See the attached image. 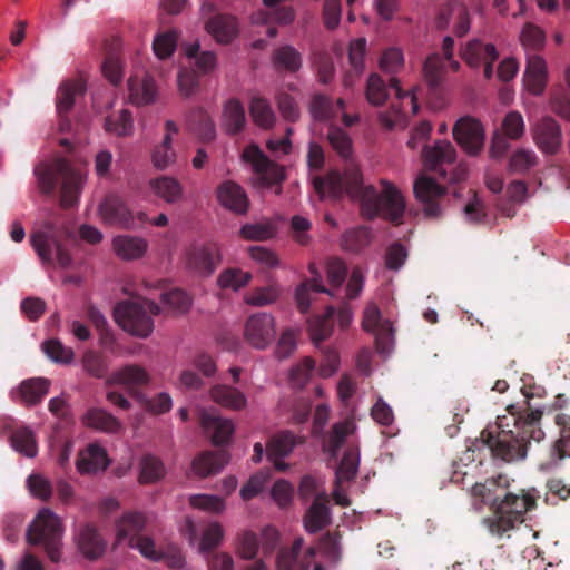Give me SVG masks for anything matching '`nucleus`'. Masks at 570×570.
Listing matches in <instances>:
<instances>
[{"instance_id":"423d86ee","label":"nucleus","mask_w":570,"mask_h":570,"mask_svg":"<svg viewBox=\"0 0 570 570\" xmlns=\"http://www.w3.org/2000/svg\"><path fill=\"white\" fill-rule=\"evenodd\" d=\"M63 525L61 519L50 509H41L27 532V540L32 546H42L52 562L60 560Z\"/></svg>"},{"instance_id":"69168bd1","label":"nucleus","mask_w":570,"mask_h":570,"mask_svg":"<svg viewBox=\"0 0 570 570\" xmlns=\"http://www.w3.org/2000/svg\"><path fill=\"white\" fill-rule=\"evenodd\" d=\"M367 101L373 106H381L387 98L385 82L377 73L370 75L365 90Z\"/></svg>"},{"instance_id":"72a5a7b5","label":"nucleus","mask_w":570,"mask_h":570,"mask_svg":"<svg viewBox=\"0 0 570 570\" xmlns=\"http://www.w3.org/2000/svg\"><path fill=\"white\" fill-rule=\"evenodd\" d=\"M355 431L356 424L351 419L335 423L324 440V451L327 452L331 458L336 459L341 446Z\"/></svg>"},{"instance_id":"5701e85b","label":"nucleus","mask_w":570,"mask_h":570,"mask_svg":"<svg viewBox=\"0 0 570 570\" xmlns=\"http://www.w3.org/2000/svg\"><path fill=\"white\" fill-rule=\"evenodd\" d=\"M548 66L546 60L538 55L528 57L527 67L523 75V86L530 94L541 95L548 83Z\"/></svg>"},{"instance_id":"49530a36","label":"nucleus","mask_w":570,"mask_h":570,"mask_svg":"<svg viewBox=\"0 0 570 570\" xmlns=\"http://www.w3.org/2000/svg\"><path fill=\"white\" fill-rule=\"evenodd\" d=\"M11 445L19 453L33 458L37 455L38 445L33 432L27 428L21 426L16 429L11 434Z\"/></svg>"},{"instance_id":"4c0bfd02","label":"nucleus","mask_w":570,"mask_h":570,"mask_svg":"<svg viewBox=\"0 0 570 570\" xmlns=\"http://www.w3.org/2000/svg\"><path fill=\"white\" fill-rule=\"evenodd\" d=\"M360 448L356 444H350L344 451L343 458L335 471L337 483L353 481L358 472Z\"/></svg>"},{"instance_id":"603ef678","label":"nucleus","mask_w":570,"mask_h":570,"mask_svg":"<svg viewBox=\"0 0 570 570\" xmlns=\"http://www.w3.org/2000/svg\"><path fill=\"white\" fill-rule=\"evenodd\" d=\"M297 443V438L289 431H283L274 436L267 443V456H286L288 455Z\"/></svg>"},{"instance_id":"3c124183","label":"nucleus","mask_w":570,"mask_h":570,"mask_svg":"<svg viewBox=\"0 0 570 570\" xmlns=\"http://www.w3.org/2000/svg\"><path fill=\"white\" fill-rule=\"evenodd\" d=\"M150 187L157 196L168 203L178 200L183 194V188L179 181L168 176H163L151 180Z\"/></svg>"},{"instance_id":"c85d7f7f","label":"nucleus","mask_w":570,"mask_h":570,"mask_svg":"<svg viewBox=\"0 0 570 570\" xmlns=\"http://www.w3.org/2000/svg\"><path fill=\"white\" fill-rule=\"evenodd\" d=\"M331 522L328 498L325 493L315 497L312 505L304 515V527L307 532L316 533Z\"/></svg>"},{"instance_id":"dca6fc26","label":"nucleus","mask_w":570,"mask_h":570,"mask_svg":"<svg viewBox=\"0 0 570 570\" xmlns=\"http://www.w3.org/2000/svg\"><path fill=\"white\" fill-rule=\"evenodd\" d=\"M532 140L544 155L557 154L562 145V134L559 124L550 118L543 117L531 125Z\"/></svg>"},{"instance_id":"79ce46f5","label":"nucleus","mask_w":570,"mask_h":570,"mask_svg":"<svg viewBox=\"0 0 570 570\" xmlns=\"http://www.w3.org/2000/svg\"><path fill=\"white\" fill-rule=\"evenodd\" d=\"M554 421L560 428V436L551 448V456L560 461L570 458V415L557 414Z\"/></svg>"},{"instance_id":"13d9d810","label":"nucleus","mask_w":570,"mask_h":570,"mask_svg":"<svg viewBox=\"0 0 570 570\" xmlns=\"http://www.w3.org/2000/svg\"><path fill=\"white\" fill-rule=\"evenodd\" d=\"M178 41V33L175 30L160 32L155 36L153 41V50L157 58L166 59L170 57Z\"/></svg>"},{"instance_id":"6e6552de","label":"nucleus","mask_w":570,"mask_h":570,"mask_svg":"<svg viewBox=\"0 0 570 570\" xmlns=\"http://www.w3.org/2000/svg\"><path fill=\"white\" fill-rule=\"evenodd\" d=\"M147 532L148 518L141 512H126L117 522L118 541L128 540L129 547L137 549L144 557L158 561L161 556Z\"/></svg>"},{"instance_id":"864d4df0","label":"nucleus","mask_w":570,"mask_h":570,"mask_svg":"<svg viewBox=\"0 0 570 570\" xmlns=\"http://www.w3.org/2000/svg\"><path fill=\"white\" fill-rule=\"evenodd\" d=\"M165 466L160 459L146 454L140 462V483H153L165 475Z\"/></svg>"},{"instance_id":"9b49d317","label":"nucleus","mask_w":570,"mask_h":570,"mask_svg":"<svg viewBox=\"0 0 570 570\" xmlns=\"http://www.w3.org/2000/svg\"><path fill=\"white\" fill-rule=\"evenodd\" d=\"M452 134L456 144L471 156L480 154L484 147L485 129L474 117L464 116L458 119Z\"/></svg>"},{"instance_id":"338daca9","label":"nucleus","mask_w":570,"mask_h":570,"mask_svg":"<svg viewBox=\"0 0 570 570\" xmlns=\"http://www.w3.org/2000/svg\"><path fill=\"white\" fill-rule=\"evenodd\" d=\"M327 137L331 146L340 156L343 158L352 156V140L344 130L333 127L330 129Z\"/></svg>"},{"instance_id":"2eb2a0df","label":"nucleus","mask_w":570,"mask_h":570,"mask_svg":"<svg viewBox=\"0 0 570 570\" xmlns=\"http://www.w3.org/2000/svg\"><path fill=\"white\" fill-rule=\"evenodd\" d=\"M244 335L253 347L266 348L276 335L274 317L267 313L250 315L245 323Z\"/></svg>"},{"instance_id":"4468645a","label":"nucleus","mask_w":570,"mask_h":570,"mask_svg":"<svg viewBox=\"0 0 570 570\" xmlns=\"http://www.w3.org/2000/svg\"><path fill=\"white\" fill-rule=\"evenodd\" d=\"M57 169L60 173L61 190L60 203L63 209H71L78 203L80 193L87 181V171L75 168L68 161H59Z\"/></svg>"},{"instance_id":"5fc2aeb1","label":"nucleus","mask_w":570,"mask_h":570,"mask_svg":"<svg viewBox=\"0 0 570 570\" xmlns=\"http://www.w3.org/2000/svg\"><path fill=\"white\" fill-rule=\"evenodd\" d=\"M372 240V233L365 226L352 228L343 235L342 246L345 250L358 252Z\"/></svg>"},{"instance_id":"a18cd8bd","label":"nucleus","mask_w":570,"mask_h":570,"mask_svg":"<svg viewBox=\"0 0 570 570\" xmlns=\"http://www.w3.org/2000/svg\"><path fill=\"white\" fill-rule=\"evenodd\" d=\"M105 129L116 136L131 135L134 130V121L130 112L125 108L115 110L105 120Z\"/></svg>"},{"instance_id":"2f4dec72","label":"nucleus","mask_w":570,"mask_h":570,"mask_svg":"<svg viewBox=\"0 0 570 570\" xmlns=\"http://www.w3.org/2000/svg\"><path fill=\"white\" fill-rule=\"evenodd\" d=\"M229 455L225 450L205 451L193 461V471L200 478L216 474L228 463Z\"/></svg>"},{"instance_id":"4be33fe9","label":"nucleus","mask_w":570,"mask_h":570,"mask_svg":"<svg viewBox=\"0 0 570 570\" xmlns=\"http://www.w3.org/2000/svg\"><path fill=\"white\" fill-rule=\"evenodd\" d=\"M199 424L206 432L212 433V442L215 445L227 443L234 433L233 422L219 416L215 410H202Z\"/></svg>"},{"instance_id":"7c9ffc66","label":"nucleus","mask_w":570,"mask_h":570,"mask_svg":"<svg viewBox=\"0 0 570 570\" xmlns=\"http://www.w3.org/2000/svg\"><path fill=\"white\" fill-rule=\"evenodd\" d=\"M205 29L219 43H228L238 35L236 19L225 14L208 17L205 21Z\"/></svg>"},{"instance_id":"ddd939ff","label":"nucleus","mask_w":570,"mask_h":570,"mask_svg":"<svg viewBox=\"0 0 570 570\" xmlns=\"http://www.w3.org/2000/svg\"><path fill=\"white\" fill-rule=\"evenodd\" d=\"M390 86L395 90L396 99L400 101V108L393 110V115L390 114H381L380 120L384 127L387 129H393L396 127H404L406 122V118L409 116H414L419 111V104L416 98V87L411 88L407 91H404L400 87V81L396 78H392L390 81Z\"/></svg>"},{"instance_id":"7ed1b4c3","label":"nucleus","mask_w":570,"mask_h":570,"mask_svg":"<svg viewBox=\"0 0 570 570\" xmlns=\"http://www.w3.org/2000/svg\"><path fill=\"white\" fill-rule=\"evenodd\" d=\"M313 185L322 198L337 197L346 191L353 197H360L364 205L380 214H401L405 209L404 197L394 184L381 180L377 194L373 186H363L362 175L354 166L344 175L333 171L325 178L315 177Z\"/></svg>"},{"instance_id":"0eeeda50","label":"nucleus","mask_w":570,"mask_h":570,"mask_svg":"<svg viewBox=\"0 0 570 570\" xmlns=\"http://www.w3.org/2000/svg\"><path fill=\"white\" fill-rule=\"evenodd\" d=\"M161 308L150 299L140 302L125 301L116 305L114 315L116 322L130 334L148 337L154 330L153 315H159Z\"/></svg>"},{"instance_id":"6ab92c4d","label":"nucleus","mask_w":570,"mask_h":570,"mask_svg":"<svg viewBox=\"0 0 570 570\" xmlns=\"http://www.w3.org/2000/svg\"><path fill=\"white\" fill-rule=\"evenodd\" d=\"M462 58L472 68L484 66V77L490 79L492 77V63L498 58L497 49L491 43H484L479 40H472L466 43L462 50Z\"/></svg>"},{"instance_id":"f704fd0d","label":"nucleus","mask_w":570,"mask_h":570,"mask_svg":"<svg viewBox=\"0 0 570 570\" xmlns=\"http://www.w3.org/2000/svg\"><path fill=\"white\" fill-rule=\"evenodd\" d=\"M210 397L215 403L234 411H240L247 405L246 395L226 384L214 385L210 389Z\"/></svg>"},{"instance_id":"aec40b11","label":"nucleus","mask_w":570,"mask_h":570,"mask_svg":"<svg viewBox=\"0 0 570 570\" xmlns=\"http://www.w3.org/2000/svg\"><path fill=\"white\" fill-rule=\"evenodd\" d=\"M344 109L345 102L343 99H337L335 104H332L328 98L322 95H315L309 104V112L316 120H331L341 116L347 127L358 121L357 116H350L344 112Z\"/></svg>"},{"instance_id":"de8ad7c7","label":"nucleus","mask_w":570,"mask_h":570,"mask_svg":"<svg viewBox=\"0 0 570 570\" xmlns=\"http://www.w3.org/2000/svg\"><path fill=\"white\" fill-rule=\"evenodd\" d=\"M414 193L420 202L431 204L443 195L444 188L432 178L421 174L414 183Z\"/></svg>"},{"instance_id":"0e129e2a","label":"nucleus","mask_w":570,"mask_h":570,"mask_svg":"<svg viewBox=\"0 0 570 570\" xmlns=\"http://www.w3.org/2000/svg\"><path fill=\"white\" fill-rule=\"evenodd\" d=\"M276 233V227L271 222L246 224L240 228V235L247 240H267Z\"/></svg>"},{"instance_id":"58836bf2","label":"nucleus","mask_w":570,"mask_h":570,"mask_svg":"<svg viewBox=\"0 0 570 570\" xmlns=\"http://www.w3.org/2000/svg\"><path fill=\"white\" fill-rule=\"evenodd\" d=\"M246 124L245 110L237 99H229L223 108L222 127L229 134L239 132Z\"/></svg>"},{"instance_id":"8fccbe9b","label":"nucleus","mask_w":570,"mask_h":570,"mask_svg":"<svg viewBox=\"0 0 570 570\" xmlns=\"http://www.w3.org/2000/svg\"><path fill=\"white\" fill-rule=\"evenodd\" d=\"M302 547L303 539L297 538L289 549L281 550L277 556L278 570H306L307 566L299 560Z\"/></svg>"},{"instance_id":"1a4fd4ad","label":"nucleus","mask_w":570,"mask_h":570,"mask_svg":"<svg viewBox=\"0 0 570 570\" xmlns=\"http://www.w3.org/2000/svg\"><path fill=\"white\" fill-rule=\"evenodd\" d=\"M242 158L252 166L256 181L263 187L278 185L285 179V168L272 161L255 144L244 149Z\"/></svg>"},{"instance_id":"9d476101","label":"nucleus","mask_w":570,"mask_h":570,"mask_svg":"<svg viewBox=\"0 0 570 570\" xmlns=\"http://www.w3.org/2000/svg\"><path fill=\"white\" fill-rule=\"evenodd\" d=\"M525 134V121L521 112L509 111L502 119L500 129L492 134L489 155L491 158H501L509 149L508 140H520Z\"/></svg>"},{"instance_id":"b1692460","label":"nucleus","mask_w":570,"mask_h":570,"mask_svg":"<svg viewBox=\"0 0 570 570\" xmlns=\"http://www.w3.org/2000/svg\"><path fill=\"white\" fill-rule=\"evenodd\" d=\"M164 130L161 142L154 148L151 154L153 165L160 170L168 168L176 161L173 141L178 135V126L173 120H167L164 124Z\"/></svg>"},{"instance_id":"09e8293b","label":"nucleus","mask_w":570,"mask_h":570,"mask_svg":"<svg viewBox=\"0 0 570 570\" xmlns=\"http://www.w3.org/2000/svg\"><path fill=\"white\" fill-rule=\"evenodd\" d=\"M59 161L67 160L62 158H57L50 164H40L35 169V174L38 178L39 189L45 194L53 191L57 184V179L60 178V173L57 169V164Z\"/></svg>"},{"instance_id":"c756f323","label":"nucleus","mask_w":570,"mask_h":570,"mask_svg":"<svg viewBox=\"0 0 570 570\" xmlns=\"http://www.w3.org/2000/svg\"><path fill=\"white\" fill-rule=\"evenodd\" d=\"M129 98L136 105H149L156 101L158 89L155 80L147 73L135 75L128 80Z\"/></svg>"},{"instance_id":"4d7b16f0","label":"nucleus","mask_w":570,"mask_h":570,"mask_svg":"<svg viewBox=\"0 0 570 570\" xmlns=\"http://www.w3.org/2000/svg\"><path fill=\"white\" fill-rule=\"evenodd\" d=\"M281 294L276 284L257 287L245 295V302L252 306H265L274 303Z\"/></svg>"},{"instance_id":"774afa93","label":"nucleus","mask_w":570,"mask_h":570,"mask_svg":"<svg viewBox=\"0 0 570 570\" xmlns=\"http://www.w3.org/2000/svg\"><path fill=\"white\" fill-rule=\"evenodd\" d=\"M27 485L30 493L41 501L47 502L52 497V484L47 478L42 476L41 474L29 475L27 480Z\"/></svg>"},{"instance_id":"052dcab7","label":"nucleus","mask_w":570,"mask_h":570,"mask_svg":"<svg viewBox=\"0 0 570 570\" xmlns=\"http://www.w3.org/2000/svg\"><path fill=\"white\" fill-rule=\"evenodd\" d=\"M520 42L527 50H540L546 43V33L540 27L527 23L520 32Z\"/></svg>"},{"instance_id":"c9c22d12","label":"nucleus","mask_w":570,"mask_h":570,"mask_svg":"<svg viewBox=\"0 0 570 570\" xmlns=\"http://www.w3.org/2000/svg\"><path fill=\"white\" fill-rule=\"evenodd\" d=\"M147 247V242L136 236L120 235L112 240V248L116 255L124 261L140 258L146 253Z\"/></svg>"},{"instance_id":"37998d69","label":"nucleus","mask_w":570,"mask_h":570,"mask_svg":"<svg viewBox=\"0 0 570 570\" xmlns=\"http://www.w3.org/2000/svg\"><path fill=\"white\" fill-rule=\"evenodd\" d=\"M539 157L531 148L514 149L508 163V169L513 174H524L538 165Z\"/></svg>"},{"instance_id":"393cba45","label":"nucleus","mask_w":570,"mask_h":570,"mask_svg":"<svg viewBox=\"0 0 570 570\" xmlns=\"http://www.w3.org/2000/svg\"><path fill=\"white\" fill-rule=\"evenodd\" d=\"M50 381L43 377H32L22 381L11 396L14 402H20L26 406L39 404L48 394Z\"/></svg>"},{"instance_id":"a878e982","label":"nucleus","mask_w":570,"mask_h":570,"mask_svg":"<svg viewBox=\"0 0 570 570\" xmlns=\"http://www.w3.org/2000/svg\"><path fill=\"white\" fill-rule=\"evenodd\" d=\"M217 200L227 210L245 214L249 202L245 190L234 181H225L217 188Z\"/></svg>"},{"instance_id":"20e7f679","label":"nucleus","mask_w":570,"mask_h":570,"mask_svg":"<svg viewBox=\"0 0 570 570\" xmlns=\"http://www.w3.org/2000/svg\"><path fill=\"white\" fill-rule=\"evenodd\" d=\"M101 239L102 234L96 227L81 225L77 228L72 222L63 219L46 222L30 237L31 245L42 263L52 264L56 257L57 264L62 268L69 267L72 263V257L65 245L78 246L80 240L96 245Z\"/></svg>"},{"instance_id":"f03ea898","label":"nucleus","mask_w":570,"mask_h":570,"mask_svg":"<svg viewBox=\"0 0 570 570\" xmlns=\"http://www.w3.org/2000/svg\"><path fill=\"white\" fill-rule=\"evenodd\" d=\"M472 495L480 498L490 507L491 517L483 520L488 530L502 537L524 521V514L537 507L539 495L535 490L520 489L519 492L509 490V479L505 475L489 478L472 487Z\"/></svg>"},{"instance_id":"39448f33","label":"nucleus","mask_w":570,"mask_h":570,"mask_svg":"<svg viewBox=\"0 0 570 570\" xmlns=\"http://www.w3.org/2000/svg\"><path fill=\"white\" fill-rule=\"evenodd\" d=\"M311 278L303 282L295 292L297 308L305 314L309 311L313 295L325 293L334 298H341L342 285L347 276L346 264L337 257H331L325 263L326 278L330 287L323 284L322 274L314 263L309 264Z\"/></svg>"},{"instance_id":"6e6d98bb","label":"nucleus","mask_w":570,"mask_h":570,"mask_svg":"<svg viewBox=\"0 0 570 570\" xmlns=\"http://www.w3.org/2000/svg\"><path fill=\"white\" fill-rule=\"evenodd\" d=\"M252 279L249 272H244L239 268H227L220 273L217 283L220 288L238 291L246 286Z\"/></svg>"},{"instance_id":"f3484780","label":"nucleus","mask_w":570,"mask_h":570,"mask_svg":"<svg viewBox=\"0 0 570 570\" xmlns=\"http://www.w3.org/2000/svg\"><path fill=\"white\" fill-rule=\"evenodd\" d=\"M150 382L147 371L137 364H128L115 371L107 380L108 385H121L136 400L144 393L140 391Z\"/></svg>"},{"instance_id":"f257e3e1","label":"nucleus","mask_w":570,"mask_h":570,"mask_svg":"<svg viewBox=\"0 0 570 570\" xmlns=\"http://www.w3.org/2000/svg\"><path fill=\"white\" fill-rule=\"evenodd\" d=\"M505 412L497 417L494 426L482 432V438L494 459L513 463L525 459L531 441L540 442L544 438L540 426L542 411L529 404L521 411L511 404Z\"/></svg>"},{"instance_id":"473e14b6","label":"nucleus","mask_w":570,"mask_h":570,"mask_svg":"<svg viewBox=\"0 0 570 570\" xmlns=\"http://www.w3.org/2000/svg\"><path fill=\"white\" fill-rule=\"evenodd\" d=\"M295 19V12L291 7H284L277 9L273 13H268L265 10H258L252 16V23L254 26L261 27L266 26V35L269 38H274L277 35V30L274 24H289Z\"/></svg>"},{"instance_id":"a19ab883","label":"nucleus","mask_w":570,"mask_h":570,"mask_svg":"<svg viewBox=\"0 0 570 570\" xmlns=\"http://www.w3.org/2000/svg\"><path fill=\"white\" fill-rule=\"evenodd\" d=\"M82 422L86 426L101 432L115 433L121 429L118 419L98 407L89 409L83 415Z\"/></svg>"},{"instance_id":"ea45409f","label":"nucleus","mask_w":570,"mask_h":570,"mask_svg":"<svg viewBox=\"0 0 570 570\" xmlns=\"http://www.w3.org/2000/svg\"><path fill=\"white\" fill-rule=\"evenodd\" d=\"M336 309L327 306L322 315H315L308 321V332L313 343L318 346L320 343L328 338L333 332V318Z\"/></svg>"},{"instance_id":"bf43d9fd","label":"nucleus","mask_w":570,"mask_h":570,"mask_svg":"<svg viewBox=\"0 0 570 570\" xmlns=\"http://www.w3.org/2000/svg\"><path fill=\"white\" fill-rule=\"evenodd\" d=\"M404 53L401 48L390 47L385 49L379 60L380 68L386 73H397L404 66Z\"/></svg>"},{"instance_id":"680f3d73","label":"nucleus","mask_w":570,"mask_h":570,"mask_svg":"<svg viewBox=\"0 0 570 570\" xmlns=\"http://www.w3.org/2000/svg\"><path fill=\"white\" fill-rule=\"evenodd\" d=\"M274 65L277 68L288 71H296L301 68L302 60L299 53L289 46L277 49L273 57Z\"/></svg>"},{"instance_id":"cd10ccee","label":"nucleus","mask_w":570,"mask_h":570,"mask_svg":"<svg viewBox=\"0 0 570 570\" xmlns=\"http://www.w3.org/2000/svg\"><path fill=\"white\" fill-rule=\"evenodd\" d=\"M76 541L80 552L90 560L98 559L106 549V543L100 537L96 527L90 523L79 528Z\"/></svg>"},{"instance_id":"c03bdc74","label":"nucleus","mask_w":570,"mask_h":570,"mask_svg":"<svg viewBox=\"0 0 570 570\" xmlns=\"http://www.w3.org/2000/svg\"><path fill=\"white\" fill-rule=\"evenodd\" d=\"M249 112L253 121L263 129L272 128L276 122V116L269 102L261 97L250 100Z\"/></svg>"},{"instance_id":"bb28decb","label":"nucleus","mask_w":570,"mask_h":570,"mask_svg":"<svg viewBox=\"0 0 570 570\" xmlns=\"http://www.w3.org/2000/svg\"><path fill=\"white\" fill-rule=\"evenodd\" d=\"M364 285V275L360 267H354L352 269L351 276L348 278L346 288H345V295H344V302L341 305V307L337 311V320L338 324L342 328H346L351 322H352V308L348 304V301L355 299L358 297L363 289Z\"/></svg>"},{"instance_id":"e2e57ef3","label":"nucleus","mask_w":570,"mask_h":570,"mask_svg":"<svg viewBox=\"0 0 570 570\" xmlns=\"http://www.w3.org/2000/svg\"><path fill=\"white\" fill-rule=\"evenodd\" d=\"M314 370L315 361L309 356L304 357L302 362L294 365L291 370L289 380L292 385L297 389L304 387L308 383Z\"/></svg>"},{"instance_id":"e433bc0d","label":"nucleus","mask_w":570,"mask_h":570,"mask_svg":"<svg viewBox=\"0 0 570 570\" xmlns=\"http://www.w3.org/2000/svg\"><path fill=\"white\" fill-rule=\"evenodd\" d=\"M108 463L106 451L97 444H90L87 451L80 454L77 468L80 473H96L104 471Z\"/></svg>"},{"instance_id":"f8f14e48","label":"nucleus","mask_w":570,"mask_h":570,"mask_svg":"<svg viewBox=\"0 0 570 570\" xmlns=\"http://www.w3.org/2000/svg\"><path fill=\"white\" fill-rule=\"evenodd\" d=\"M222 262L219 246L216 243L191 245L185 253L188 269L202 275H212Z\"/></svg>"},{"instance_id":"a211bd4d","label":"nucleus","mask_w":570,"mask_h":570,"mask_svg":"<svg viewBox=\"0 0 570 570\" xmlns=\"http://www.w3.org/2000/svg\"><path fill=\"white\" fill-rule=\"evenodd\" d=\"M436 27L440 29L452 28L458 36H464L470 29V14L468 8L461 1L446 3L439 12Z\"/></svg>"},{"instance_id":"412c9836","label":"nucleus","mask_w":570,"mask_h":570,"mask_svg":"<svg viewBox=\"0 0 570 570\" xmlns=\"http://www.w3.org/2000/svg\"><path fill=\"white\" fill-rule=\"evenodd\" d=\"M456 157V151L453 145L448 140H436L431 146H425L422 150V159L425 168L430 170H438L444 175V165L453 164Z\"/></svg>"}]
</instances>
